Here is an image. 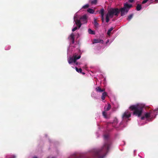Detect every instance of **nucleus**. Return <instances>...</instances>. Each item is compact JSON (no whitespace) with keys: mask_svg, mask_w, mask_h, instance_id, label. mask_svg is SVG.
<instances>
[{"mask_svg":"<svg viewBox=\"0 0 158 158\" xmlns=\"http://www.w3.org/2000/svg\"><path fill=\"white\" fill-rule=\"evenodd\" d=\"M143 107L141 105H136L131 106L129 108L131 110L134 111L133 112V115L140 117L142 114Z\"/></svg>","mask_w":158,"mask_h":158,"instance_id":"2","label":"nucleus"},{"mask_svg":"<svg viewBox=\"0 0 158 158\" xmlns=\"http://www.w3.org/2000/svg\"><path fill=\"white\" fill-rule=\"evenodd\" d=\"M69 158H87V156L82 153H75L71 155Z\"/></svg>","mask_w":158,"mask_h":158,"instance_id":"6","label":"nucleus"},{"mask_svg":"<svg viewBox=\"0 0 158 158\" xmlns=\"http://www.w3.org/2000/svg\"><path fill=\"white\" fill-rule=\"evenodd\" d=\"M142 8L141 5V4H138L137 5L136 9L138 11H139L141 10Z\"/></svg>","mask_w":158,"mask_h":158,"instance_id":"19","label":"nucleus"},{"mask_svg":"<svg viewBox=\"0 0 158 158\" xmlns=\"http://www.w3.org/2000/svg\"><path fill=\"white\" fill-rule=\"evenodd\" d=\"M107 95V93L105 92H104L102 94L101 97V98L102 100H104L106 97Z\"/></svg>","mask_w":158,"mask_h":158,"instance_id":"15","label":"nucleus"},{"mask_svg":"<svg viewBox=\"0 0 158 158\" xmlns=\"http://www.w3.org/2000/svg\"><path fill=\"white\" fill-rule=\"evenodd\" d=\"M106 112V111L104 110L102 112V115L105 118H107V113Z\"/></svg>","mask_w":158,"mask_h":158,"instance_id":"26","label":"nucleus"},{"mask_svg":"<svg viewBox=\"0 0 158 158\" xmlns=\"http://www.w3.org/2000/svg\"><path fill=\"white\" fill-rule=\"evenodd\" d=\"M72 31H75V30L74 28H73L72 30Z\"/></svg>","mask_w":158,"mask_h":158,"instance_id":"33","label":"nucleus"},{"mask_svg":"<svg viewBox=\"0 0 158 158\" xmlns=\"http://www.w3.org/2000/svg\"><path fill=\"white\" fill-rule=\"evenodd\" d=\"M104 10L103 8L101 9L99 13L101 14V17L104 16Z\"/></svg>","mask_w":158,"mask_h":158,"instance_id":"17","label":"nucleus"},{"mask_svg":"<svg viewBox=\"0 0 158 158\" xmlns=\"http://www.w3.org/2000/svg\"><path fill=\"white\" fill-rule=\"evenodd\" d=\"M134 0H129V2H130L132 3L133 2Z\"/></svg>","mask_w":158,"mask_h":158,"instance_id":"30","label":"nucleus"},{"mask_svg":"<svg viewBox=\"0 0 158 158\" xmlns=\"http://www.w3.org/2000/svg\"><path fill=\"white\" fill-rule=\"evenodd\" d=\"M80 55L78 56L77 55H74L72 57H69L68 59V61L69 64L73 63L76 62L77 60L81 58Z\"/></svg>","mask_w":158,"mask_h":158,"instance_id":"5","label":"nucleus"},{"mask_svg":"<svg viewBox=\"0 0 158 158\" xmlns=\"http://www.w3.org/2000/svg\"><path fill=\"white\" fill-rule=\"evenodd\" d=\"M108 135H105V142L100 148H95L92 151V154L94 158H104L109 151L111 145V141L108 139Z\"/></svg>","mask_w":158,"mask_h":158,"instance_id":"1","label":"nucleus"},{"mask_svg":"<svg viewBox=\"0 0 158 158\" xmlns=\"http://www.w3.org/2000/svg\"><path fill=\"white\" fill-rule=\"evenodd\" d=\"M95 90L96 92L99 93L104 92L105 90V89H102L99 86L97 87L96 88Z\"/></svg>","mask_w":158,"mask_h":158,"instance_id":"11","label":"nucleus"},{"mask_svg":"<svg viewBox=\"0 0 158 158\" xmlns=\"http://www.w3.org/2000/svg\"><path fill=\"white\" fill-rule=\"evenodd\" d=\"M33 158H38L37 157L35 156V157H33Z\"/></svg>","mask_w":158,"mask_h":158,"instance_id":"36","label":"nucleus"},{"mask_svg":"<svg viewBox=\"0 0 158 158\" xmlns=\"http://www.w3.org/2000/svg\"><path fill=\"white\" fill-rule=\"evenodd\" d=\"M101 19L102 22H103L104 21V16L101 17Z\"/></svg>","mask_w":158,"mask_h":158,"instance_id":"29","label":"nucleus"},{"mask_svg":"<svg viewBox=\"0 0 158 158\" xmlns=\"http://www.w3.org/2000/svg\"><path fill=\"white\" fill-rule=\"evenodd\" d=\"M132 7V5L129 4L127 3H124L123 7L121 8L119 10L120 12H121V16H123L127 14L129 9Z\"/></svg>","mask_w":158,"mask_h":158,"instance_id":"3","label":"nucleus"},{"mask_svg":"<svg viewBox=\"0 0 158 158\" xmlns=\"http://www.w3.org/2000/svg\"><path fill=\"white\" fill-rule=\"evenodd\" d=\"M70 40H71V43L72 44H73L74 43V35L72 33L70 36L69 38Z\"/></svg>","mask_w":158,"mask_h":158,"instance_id":"12","label":"nucleus"},{"mask_svg":"<svg viewBox=\"0 0 158 158\" xmlns=\"http://www.w3.org/2000/svg\"><path fill=\"white\" fill-rule=\"evenodd\" d=\"M154 112H156V113H158V108L154 110Z\"/></svg>","mask_w":158,"mask_h":158,"instance_id":"28","label":"nucleus"},{"mask_svg":"<svg viewBox=\"0 0 158 158\" xmlns=\"http://www.w3.org/2000/svg\"><path fill=\"white\" fill-rule=\"evenodd\" d=\"M151 112L150 111L149 112H147L144 114V116H142L141 117V119L142 120H144L145 118H149L150 117V115L151 113Z\"/></svg>","mask_w":158,"mask_h":158,"instance_id":"9","label":"nucleus"},{"mask_svg":"<svg viewBox=\"0 0 158 158\" xmlns=\"http://www.w3.org/2000/svg\"><path fill=\"white\" fill-rule=\"evenodd\" d=\"M75 69L76 71L79 73H82V70L81 68L78 69L77 67H75Z\"/></svg>","mask_w":158,"mask_h":158,"instance_id":"23","label":"nucleus"},{"mask_svg":"<svg viewBox=\"0 0 158 158\" xmlns=\"http://www.w3.org/2000/svg\"><path fill=\"white\" fill-rule=\"evenodd\" d=\"M81 73H82L83 75H84L85 74V73L82 72Z\"/></svg>","mask_w":158,"mask_h":158,"instance_id":"35","label":"nucleus"},{"mask_svg":"<svg viewBox=\"0 0 158 158\" xmlns=\"http://www.w3.org/2000/svg\"><path fill=\"white\" fill-rule=\"evenodd\" d=\"M133 15L134 14H131L130 15H129L128 17L127 18V20L130 21L131 19L132 18Z\"/></svg>","mask_w":158,"mask_h":158,"instance_id":"21","label":"nucleus"},{"mask_svg":"<svg viewBox=\"0 0 158 158\" xmlns=\"http://www.w3.org/2000/svg\"><path fill=\"white\" fill-rule=\"evenodd\" d=\"M120 10L118 9L111 8L108 11L107 14L110 16V17L112 18L114 15L118 16Z\"/></svg>","mask_w":158,"mask_h":158,"instance_id":"4","label":"nucleus"},{"mask_svg":"<svg viewBox=\"0 0 158 158\" xmlns=\"http://www.w3.org/2000/svg\"><path fill=\"white\" fill-rule=\"evenodd\" d=\"M156 2H158V0H154Z\"/></svg>","mask_w":158,"mask_h":158,"instance_id":"34","label":"nucleus"},{"mask_svg":"<svg viewBox=\"0 0 158 158\" xmlns=\"http://www.w3.org/2000/svg\"><path fill=\"white\" fill-rule=\"evenodd\" d=\"M88 32L89 34L92 35H94L95 34L94 31L90 28L88 29Z\"/></svg>","mask_w":158,"mask_h":158,"instance_id":"20","label":"nucleus"},{"mask_svg":"<svg viewBox=\"0 0 158 158\" xmlns=\"http://www.w3.org/2000/svg\"><path fill=\"white\" fill-rule=\"evenodd\" d=\"M111 108V106L110 103H108L107 107H104V110L106 111H109Z\"/></svg>","mask_w":158,"mask_h":158,"instance_id":"14","label":"nucleus"},{"mask_svg":"<svg viewBox=\"0 0 158 158\" xmlns=\"http://www.w3.org/2000/svg\"><path fill=\"white\" fill-rule=\"evenodd\" d=\"M113 27H111L108 30L107 34L109 35H110L111 31L113 30Z\"/></svg>","mask_w":158,"mask_h":158,"instance_id":"22","label":"nucleus"},{"mask_svg":"<svg viewBox=\"0 0 158 158\" xmlns=\"http://www.w3.org/2000/svg\"><path fill=\"white\" fill-rule=\"evenodd\" d=\"M87 11L90 14H93L94 12V10L91 8H89L87 9Z\"/></svg>","mask_w":158,"mask_h":158,"instance_id":"16","label":"nucleus"},{"mask_svg":"<svg viewBox=\"0 0 158 158\" xmlns=\"http://www.w3.org/2000/svg\"><path fill=\"white\" fill-rule=\"evenodd\" d=\"M52 158H56L55 157H52Z\"/></svg>","mask_w":158,"mask_h":158,"instance_id":"37","label":"nucleus"},{"mask_svg":"<svg viewBox=\"0 0 158 158\" xmlns=\"http://www.w3.org/2000/svg\"><path fill=\"white\" fill-rule=\"evenodd\" d=\"M81 21L84 23H86L87 22V17L86 15H84L80 18Z\"/></svg>","mask_w":158,"mask_h":158,"instance_id":"7","label":"nucleus"},{"mask_svg":"<svg viewBox=\"0 0 158 158\" xmlns=\"http://www.w3.org/2000/svg\"><path fill=\"white\" fill-rule=\"evenodd\" d=\"M89 6V5L88 4H86L84 5L82 7L83 9H86L88 8Z\"/></svg>","mask_w":158,"mask_h":158,"instance_id":"27","label":"nucleus"},{"mask_svg":"<svg viewBox=\"0 0 158 158\" xmlns=\"http://www.w3.org/2000/svg\"><path fill=\"white\" fill-rule=\"evenodd\" d=\"M104 41L102 40L98 39H94V40L93 43H101L103 44Z\"/></svg>","mask_w":158,"mask_h":158,"instance_id":"13","label":"nucleus"},{"mask_svg":"<svg viewBox=\"0 0 158 158\" xmlns=\"http://www.w3.org/2000/svg\"><path fill=\"white\" fill-rule=\"evenodd\" d=\"M131 113L128 112L127 111L125 112L123 115V118H128L131 117Z\"/></svg>","mask_w":158,"mask_h":158,"instance_id":"8","label":"nucleus"},{"mask_svg":"<svg viewBox=\"0 0 158 158\" xmlns=\"http://www.w3.org/2000/svg\"><path fill=\"white\" fill-rule=\"evenodd\" d=\"M73 28L76 31L77 29V27H74Z\"/></svg>","mask_w":158,"mask_h":158,"instance_id":"32","label":"nucleus"},{"mask_svg":"<svg viewBox=\"0 0 158 158\" xmlns=\"http://www.w3.org/2000/svg\"><path fill=\"white\" fill-rule=\"evenodd\" d=\"M74 63H75L76 65H77L78 64V63L76 61V62H74Z\"/></svg>","mask_w":158,"mask_h":158,"instance_id":"31","label":"nucleus"},{"mask_svg":"<svg viewBox=\"0 0 158 158\" xmlns=\"http://www.w3.org/2000/svg\"><path fill=\"white\" fill-rule=\"evenodd\" d=\"M94 24L96 27H98V23H97L96 19H95L94 21Z\"/></svg>","mask_w":158,"mask_h":158,"instance_id":"24","label":"nucleus"},{"mask_svg":"<svg viewBox=\"0 0 158 158\" xmlns=\"http://www.w3.org/2000/svg\"><path fill=\"white\" fill-rule=\"evenodd\" d=\"M75 17H76L75 16H74V21L75 22L76 24L77 25V26H78V28H80L81 26V22H80V20L77 19V20H75Z\"/></svg>","mask_w":158,"mask_h":158,"instance_id":"10","label":"nucleus"},{"mask_svg":"<svg viewBox=\"0 0 158 158\" xmlns=\"http://www.w3.org/2000/svg\"><path fill=\"white\" fill-rule=\"evenodd\" d=\"M109 17H110V16L107 14L106 17V21L107 23L109 21Z\"/></svg>","mask_w":158,"mask_h":158,"instance_id":"25","label":"nucleus"},{"mask_svg":"<svg viewBox=\"0 0 158 158\" xmlns=\"http://www.w3.org/2000/svg\"><path fill=\"white\" fill-rule=\"evenodd\" d=\"M89 2L92 5H96L97 2V0H90Z\"/></svg>","mask_w":158,"mask_h":158,"instance_id":"18","label":"nucleus"}]
</instances>
